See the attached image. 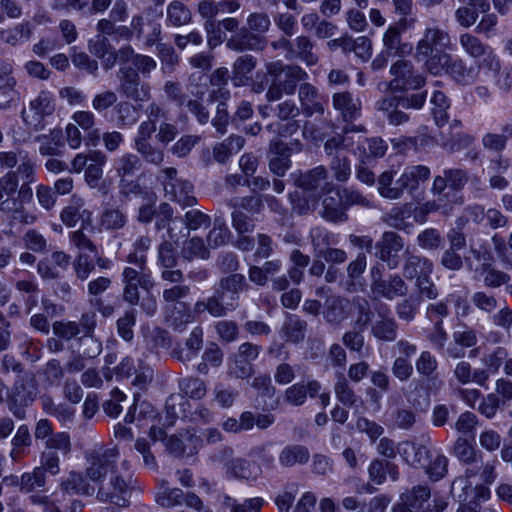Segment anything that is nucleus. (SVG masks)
I'll list each match as a JSON object with an SVG mask.
<instances>
[{
	"mask_svg": "<svg viewBox=\"0 0 512 512\" xmlns=\"http://www.w3.org/2000/svg\"><path fill=\"white\" fill-rule=\"evenodd\" d=\"M250 289L246 277L240 273L222 277L214 286L213 294L194 304V313L207 312L214 318L227 316L239 306V294Z\"/></svg>",
	"mask_w": 512,
	"mask_h": 512,
	"instance_id": "obj_1",
	"label": "nucleus"
},
{
	"mask_svg": "<svg viewBox=\"0 0 512 512\" xmlns=\"http://www.w3.org/2000/svg\"><path fill=\"white\" fill-rule=\"evenodd\" d=\"M266 74L271 77V83L266 91V100L275 102L283 95H293L298 84L306 81L308 73L299 65L285 64L281 60L265 63Z\"/></svg>",
	"mask_w": 512,
	"mask_h": 512,
	"instance_id": "obj_2",
	"label": "nucleus"
},
{
	"mask_svg": "<svg viewBox=\"0 0 512 512\" xmlns=\"http://www.w3.org/2000/svg\"><path fill=\"white\" fill-rule=\"evenodd\" d=\"M271 27L266 12H252L247 16L246 25L226 41V47L235 52L258 51L264 48V35Z\"/></svg>",
	"mask_w": 512,
	"mask_h": 512,
	"instance_id": "obj_3",
	"label": "nucleus"
},
{
	"mask_svg": "<svg viewBox=\"0 0 512 512\" xmlns=\"http://www.w3.org/2000/svg\"><path fill=\"white\" fill-rule=\"evenodd\" d=\"M393 76L389 86L393 91L420 89L425 85V77L415 70L410 60L399 59L390 67Z\"/></svg>",
	"mask_w": 512,
	"mask_h": 512,
	"instance_id": "obj_4",
	"label": "nucleus"
},
{
	"mask_svg": "<svg viewBox=\"0 0 512 512\" xmlns=\"http://www.w3.org/2000/svg\"><path fill=\"white\" fill-rule=\"evenodd\" d=\"M451 37L449 33L440 28L438 25H427L423 37L416 45L415 58L422 61L427 55L433 51H444L450 49Z\"/></svg>",
	"mask_w": 512,
	"mask_h": 512,
	"instance_id": "obj_5",
	"label": "nucleus"
},
{
	"mask_svg": "<svg viewBox=\"0 0 512 512\" xmlns=\"http://www.w3.org/2000/svg\"><path fill=\"white\" fill-rule=\"evenodd\" d=\"M117 448H109L102 451H93L88 457L86 475L92 481H101L108 472L114 475L115 464L119 458Z\"/></svg>",
	"mask_w": 512,
	"mask_h": 512,
	"instance_id": "obj_6",
	"label": "nucleus"
},
{
	"mask_svg": "<svg viewBox=\"0 0 512 512\" xmlns=\"http://www.w3.org/2000/svg\"><path fill=\"white\" fill-rule=\"evenodd\" d=\"M134 492L132 477L127 473L125 476L118 474L111 475L108 487H101L99 494L111 503L125 507Z\"/></svg>",
	"mask_w": 512,
	"mask_h": 512,
	"instance_id": "obj_7",
	"label": "nucleus"
},
{
	"mask_svg": "<svg viewBox=\"0 0 512 512\" xmlns=\"http://www.w3.org/2000/svg\"><path fill=\"white\" fill-rule=\"evenodd\" d=\"M32 197V188L20 187L16 199H8L4 205H0V212L9 215L12 221L25 225L33 224L37 220L36 216L27 212L24 207V204L29 203Z\"/></svg>",
	"mask_w": 512,
	"mask_h": 512,
	"instance_id": "obj_8",
	"label": "nucleus"
},
{
	"mask_svg": "<svg viewBox=\"0 0 512 512\" xmlns=\"http://www.w3.org/2000/svg\"><path fill=\"white\" fill-rule=\"evenodd\" d=\"M431 497V489L426 484L413 486L400 495L393 506V512H426V503Z\"/></svg>",
	"mask_w": 512,
	"mask_h": 512,
	"instance_id": "obj_9",
	"label": "nucleus"
},
{
	"mask_svg": "<svg viewBox=\"0 0 512 512\" xmlns=\"http://www.w3.org/2000/svg\"><path fill=\"white\" fill-rule=\"evenodd\" d=\"M407 19L401 18L397 23L390 25L383 34V51L388 52L393 57H404L409 55L413 46L409 42H403L401 34L406 30Z\"/></svg>",
	"mask_w": 512,
	"mask_h": 512,
	"instance_id": "obj_10",
	"label": "nucleus"
},
{
	"mask_svg": "<svg viewBox=\"0 0 512 512\" xmlns=\"http://www.w3.org/2000/svg\"><path fill=\"white\" fill-rule=\"evenodd\" d=\"M120 89L122 93L134 101H145L150 97L149 86L141 83L138 72L130 66L119 70Z\"/></svg>",
	"mask_w": 512,
	"mask_h": 512,
	"instance_id": "obj_11",
	"label": "nucleus"
},
{
	"mask_svg": "<svg viewBox=\"0 0 512 512\" xmlns=\"http://www.w3.org/2000/svg\"><path fill=\"white\" fill-rule=\"evenodd\" d=\"M427 99V91L419 93L407 94L403 96L388 95L379 99L375 107L378 111L386 114L387 118L398 108L421 109Z\"/></svg>",
	"mask_w": 512,
	"mask_h": 512,
	"instance_id": "obj_12",
	"label": "nucleus"
},
{
	"mask_svg": "<svg viewBox=\"0 0 512 512\" xmlns=\"http://www.w3.org/2000/svg\"><path fill=\"white\" fill-rule=\"evenodd\" d=\"M459 43L470 57L475 59L485 57L489 69H499L500 61L498 57L493 53L492 48L483 43L477 36L471 33H463L459 36Z\"/></svg>",
	"mask_w": 512,
	"mask_h": 512,
	"instance_id": "obj_13",
	"label": "nucleus"
},
{
	"mask_svg": "<svg viewBox=\"0 0 512 512\" xmlns=\"http://www.w3.org/2000/svg\"><path fill=\"white\" fill-rule=\"evenodd\" d=\"M298 100L302 113L308 117L314 114L322 115L327 104V97L322 95L318 88L309 82L299 85Z\"/></svg>",
	"mask_w": 512,
	"mask_h": 512,
	"instance_id": "obj_14",
	"label": "nucleus"
},
{
	"mask_svg": "<svg viewBox=\"0 0 512 512\" xmlns=\"http://www.w3.org/2000/svg\"><path fill=\"white\" fill-rule=\"evenodd\" d=\"M434 270L433 262L422 255L415 254L406 249L403 254L402 277L407 280L421 279L431 276Z\"/></svg>",
	"mask_w": 512,
	"mask_h": 512,
	"instance_id": "obj_15",
	"label": "nucleus"
},
{
	"mask_svg": "<svg viewBox=\"0 0 512 512\" xmlns=\"http://www.w3.org/2000/svg\"><path fill=\"white\" fill-rule=\"evenodd\" d=\"M370 288L376 297L386 300L403 297L408 292V286L399 274H391L387 279L377 277V280L371 282Z\"/></svg>",
	"mask_w": 512,
	"mask_h": 512,
	"instance_id": "obj_16",
	"label": "nucleus"
},
{
	"mask_svg": "<svg viewBox=\"0 0 512 512\" xmlns=\"http://www.w3.org/2000/svg\"><path fill=\"white\" fill-rule=\"evenodd\" d=\"M55 110L54 97L49 91H41L38 96L33 99L29 104L30 113L25 114L23 117L25 122L30 125L42 127V120L45 116L51 115Z\"/></svg>",
	"mask_w": 512,
	"mask_h": 512,
	"instance_id": "obj_17",
	"label": "nucleus"
},
{
	"mask_svg": "<svg viewBox=\"0 0 512 512\" xmlns=\"http://www.w3.org/2000/svg\"><path fill=\"white\" fill-rule=\"evenodd\" d=\"M417 373L422 376L429 390L438 391L444 385L439 377L438 361L436 357L428 350L422 351L415 362Z\"/></svg>",
	"mask_w": 512,
	"mask_h": 512,
	"instance_id": "obj_18",
	"label": "nucleus"
},
{
	"mask_svg": "<svg viewBox=\"0 0 512 512\" xmlns=\"http://www.w3.org/2000/svg\"><path fill=\"white\" fill-rule=\"evenodd\" d=\"M12 66L9 63L0 64V109L6 110L16 106L21 99V94L16 88L17 81L10 76Z\"/></svg>",
	"mask_w": 512,
	"mask_h": 512,
	"instance_id": "obj_19",
	"label": "nucleus"
},
{
	"mask_svg": "<svg viewBox=\"0 0 512 512\" xmlns=\"http://www.w3.org/2000/svg\"><path fill=\"white\" fill-rule=\"evenodd\" d=\"M131 26L136 38H144L145 45L148 47H152L160 39L162 32L161 24L149 14L133 16Z\"/></svg>",
	"mask_w": 512,
	"mask_h": 512,
	"instance_id": "obj_20",
	"label": "nucleus"
},
{
	"mask_svg": "<svg viewBox=\"0 0 512 512\" xmlns=\"http://www.w3.org/2000/svg\"><path fill=\"white\" fill-rule=\"evenodd\" d=\"M111 285V278L106 276L94 278L87 284V292L90 296L89 304L104 317L111 316L114 313V307L111 304H106L99 296L106 292Z\"/></svg>",
	"mask_w": 512,
	"mask_h": 512,
	"instance_id": "obj_21",
	"label": "nucleus"
},
{
	"mask_svg": "<svg viewBox=\"0 0 512 512\" xmlns=\"http://www.w3.org/2000/svg\"><path fill=\"white\" fill-rule=\"evenodd\" d=\"M269 152L271 154L270 171L279 177L284 176L291 167L292 148L281 140H273L269 144Z\"/></svg>",
	"mask_w": 512,
	"mask_h": 512,
	"instance_id": "obj_22",
	"label": "nucleus"
},
{
	"mask_svg": "<svg viewBox=\"0 0 512 512\" xmlns=\"http://www.w3.org/2000/svg\"><path fill=\"white\" fill-rule=\"evenodd\" d=\"M32 392L28 390L22 378H16L13 388L8 395V408L18 419L26 416L25 407L33 402Z\"/></svg>",
	"mask_w": 512,
	"mask_h": 512,
	"instance_id": "obj_23",
	"label": "nucleus"
},
{
	"mask_svg": "<svg viewBox=\"0 0 512 512\" xmlns=\"http://www.w3.org/2000/svg\"><path fill=\"white\" fill-rule=\"evenodd\" d=\"M166 196L180 204L183 208L193 207L197 204V198L193 195L194 186L188 180H175V182H164Z\"/></svg>",
	"mask_w": 512,
	"mask_h": 512,
	"instance_id": "obj_24",
	"label": "nucleus"
},
{
	"mask_svg": "<svg viewBox=\"0 0 512 512\" xmlns=\"http://www.w3.org/2000/svg\"><path fill=\"white\" fill-rule=\"evenodd\" d=\"M321 384L317 380L308 381L304 383H295L288 387L283 395L284 402L292 406H302L307 397L314 398L321 391Z\"/></svg>",
	"mask_w": 512,
	"mask_h": 512,
	"instance_id": "obj_25",
	"label": "nucleus"
},
{
	"mask_svg": "<svg viewBox=\"0 0 512 512\" xmlns=\"http://www.w3.org/2000/svg\"><path fill=\"white\" fill-rule=\"evenodd\" d=\"M315 43L309 36L300 35L293 39L291 55L289 61L299 60L308 67L316 65L319 61L317 53L314 51Z\"/></svg>",
	"mask_w": 512,
	"mask_h": 512,
	"instance_id": "obj_26",
	"label": "nucleus"
},
{
	"mask_svg": "<svg viewBox=\"0 0 512 512\" xmlns=\"http://www.w3.org/2000/svg\"><path fill=\"white\" fill-rule=\"evenodd\" d=\"M221 455L214 457L217 460L224 461L229 460L228 469L231 473L237 477L242 479H256L257 477V468L253 466L249 461L241 458L232 459L233 449L230 447H225L220 451Z\"/></svg>",
	"mask_w": 512,
	"mask_h": 512,
	"instance_id": "obj_27",
	"label": "nucleus"
},
{
	"mask_svg": "<svg viewBox=\"0 0 512 512\" xmlns=\"http://www.w3.org/2000/svg\"><path fill=\"white\" fill-rule=\"evenodd\" d=\"M310 451L302 444H287L278 455V462L283 468L302 466L309 462Z\"/></svg>",
	"mask_w": 512,
	"mask_h": 512,
	"instance_id": "obj_28",
	"label": "nucleus"
},
{
	"mask_svg": "<svg viewBox=\"0 0 512 512\" xmlns=\"http://www.w3.org/2000/svg\"><path fill=\"white\" fill-rule=\"evenodd\" d=\"M430 169L425 165H414L406 167L397 179V185H400L402 194L407 189L410 193L416 191L421 183L426 182L430 177Z\"/></svg>",
	"mask_w": 512,
	"mask_h": 512,
	"instance_id": "obj_29",
	"label": "nucleus"
},
{
	"mask_svg": "<svg viewBox=\"0 0 512 512\" xmlns=\"http://www.w3.org/2000/svg\"><path fill=\"white\" fill-rule=\"evenodd\" d=\"M368 475L371 482L376 485H382L386 481L387 476L393 482L398 481L400 472L395 463L377 458L369 464Z\"/></svg>",
	"mask_w": 512,
	"mask_h": 512,
	"instance_id": "obj_30",
	"label": "nucleus"
},
{
	"mask_svg": "<svg viewBox=\"0 0 512 512\" xmlns=\"http://www.w3.org/2000/svg\"><path fill=\"white\" fill-rule=\"evenodd\" d=\"M365 131L363 126L352 125L345 128L343 134H337L324 143V151L327 156L343 155V151L353 149L352 132Z\"/></svg>",
	"mask_w": 512,
	"mask_h": 512,
	"instance_id": "obj_31",
	"label": "nucleus"
},
{
	"mask_svg": "<svg viewBox=\"0 0 512 512\" xmlns=\"http://www.w3.org/2000/svg\"><path fill=\"white\" fill-rule=\"evenodd\" d=\"M327 178V169L320 165L304 173H300L295 179V185L306 192H313L321 188L323 184H327Z\"/></svg>",
	"mask_w": 512,
	"mask_h": 512,
	"instance_id": "obj_32",
	"label": "nucleus"
},
{
	"mask_svg": "<svg viewBox=\"0 0 512 512\" xmlns=\"http://www.w3.org/2000/svg\"><path fill=\"white\" fill-rule=\"evenodd\" d=\"M371 334L381 342H394L398 337V323L393 317L379 311V319L371 327Z\"/></svg>",
	"mask_w": 512,
	"mask_h": 512,
	"instance_id": "obj_33",
	"label": "nucleus"
},
{
	"mask_svg": "<svg viewBox=\"0 0 512 512\" xmlns=\"http://www.w3.org/2000/svg\"><path fill=\"white\" fill-rule=\"evenodd\" d=\"M332 104L346 122L355 120L360 115V103L349 92H338L332 96Z\"/></svg>",
	"mask_w": 512,
	"mask_h": 512,
	"instance_id": "obj_34",
	"label": "nucleus"
},
{
	"mask_svg": "<svg viewBox=\"0 0 512 512\" xmlns=\"http://www.w3.org/2000/svg\"><path fill=\"white\" fill-rule=\"evenodd\" d=\"M320 215L329 222H344L347 220L345 205L341 195H328L322 201Z\"/></svg>",
	"mask_w": 512,
	"mask_h": 512,
	"instance_id": "obj_35",
	"label": "nucleus"
},
{
	"mask_svg": "<svg viewBox=\"0 0 512 512\" xmlns=\"http://www.w3.org/2000/svg\"><path fill=\"white\" fill-rule=\"evenodd\" d=\"M307 322L298 315L287 314L281 328L282 336L292 343H300L305 339Z\"/></svg>",
	"mask_w": 512,
	"mask_h": 512,
	"instance_id": "obj_36",
	"label": "nucleus"
},
{
	"mask_svg": "<svg viewBox=\"0 0 512 512\" xmlns=\"http://www.w3.org/2000/svg\"><path fill=\"white\" fill-rule=\"evenodd\" d=\"M191 9L182 0L171 1L166 8V23L169 26L181 27L192 21Z\"/></svg>",
	"mask_w": 512,
	"mask_h": 512,
	"instance_id": "obj_37",
	"label": "nucleus"
},
{
	"mask_svg": "<svg viewBox=\"0 0 512 512\" xmlns=\"http://www.w3.org/2000/svg\"><path fill=\"white\" fill-rule=\"evenodd\" d=\"M481 463H483L482 459L479 462L465 463L467 465L465 477H458L452 482L451 494L459 502L467 500L466 490L470 488V484L467 479L480 474Z\"/></svg>",
	"mask_w": 512,
	"mask_h": 512,
	"instance_id": "obj_38",
	"label": "nucleus"
},
{
	"mask_svg": "<svg viewBox=\"0 0 512 512\" xmlns=\"http://www.w3.org/2000/svg\"><path fill=\"white\" fill-rule=\"evenodd\" d=\"M128 217L126 213L119 207L105 208L99 219L101 229L105 231H118L126 226Z\"/></svg>",
	"mask_w": 512,
	"mask_h": 512,
	"instance_id": "obj_39",
	"label": "nucleus"
},
{
	"mask_svg": "<svg viewBox=\"0 0 512 512\" xmlns=\"http://www.w3.org/2000/svg\"><path fill=\"white\" fill-rule=\"evenodd\" d=\"M324 319L329 324H339L346 318V300L340 296H329L324 302Z\"/></svg>",
	"mask_w": 512,
	"mask_h": 512,
	"instance_id": "obj_40",
	"label": "nucleus"
},
{
	"mask_svg": "<svg viewBox=\"0 0 512 512\" xmlns=\"http://www.w3.org/2000/svg\"><path fill=\"white\" fill-rule=\"evenodd\" d=\"M29 500L33 505L42 507V512H64V508L67 507L66 497L59 492H54L50 496L35 493Z\"/></svg>",
	"mask_w": 512,
	"mask_h": 512,
	"instance_id": "obj_41",
	"label": "nucleus"
},
{
	"mask_svg": "<svg viewBox=\"0 0 512 512\" xmlns=\"http://www.w3.org/2000/svg\"><path fill=\"white\" fill-rule=\"evenodd\" d=\"M308 239L310 240L315 257L320 256L331 245L337 244L336 236L320 226L310 229Z\"/></svg>",
	"mask_w": 512,
	"mask_h": 512,
	"instance_id": "obj_42",
	"label": "nucleus"
},
{
	"mask_svg": "<svg viewBox=\"0 0 512 512\" xmlns=\"http://www.w3.org/2000/svg\"><path fill=\"white\" fill-rule=\"evenodd\" d=\"M21 492L33 493L42 492L47 484V475L38 466L32 471L25 472L20 477Z\"/></svg>",
	"mask_w": 512,
	"mask_h": 512,
	"instance_id": "obj_43",
	"label": "nucleus"
},
{
	"mask_svg": "<svg viewBox=\"0 0 512 512\" xmlns=\"http://www.w3.org/2000/svg\"><path fill=\"white\" fill-rule=\"evenodd\" d=\"M181 256L187 261L194 259L206 260L210 257V251L202 238L194 236L184 241Z\"/></svg>",
	"mask_w": 512,
	"mask_h": 512,
	"instance_id": "obj_44",
	"label": "nucleus"
},
{
	"mask_svg": "<svg viewBox=\"0 0 512 512\" xmlns=\"http://www.w3.org/2000/svg\"><path fill=\"white\" fill-rule=\"evenodd\" d=\"M61 491L60 495L67 494H85L91 495L94 493L95 489L90 484H88L82 474L77 472H70L68 477L61 482Z\"/></svg>",
	"mask_w": 512,
	"mask_h": 512,
	"instance_id": "obj_45",
	"label": "nucleus"
},
{
	"mask_svg": "<svg viewBox=\"0 0 512 512\" xmlns=\"http://www.w3.org/2000/svg\"><path fill=\"white\" fill-rule=\"evenodd\" d=\"M39 143V154L44 157H59L62 155V142L60 132L52 131L49 135L36 137Z\"/></svg>",
	"mask_w": 512,
	"mask_h": 512,
	"instance_id": "obj_46",
	"label": "nucleus"
},
{
	"mask_svg": "<svg viewBox=\"0 0 512 512\" xmlns=\"http://www.w3.org/2000/svg\"><path fill=\"white\" fill-rule=\"evenodd\" d=\"M417 245L424 251L436 252L443 248L445 240L436 228H426L416 237Z\"/></svg>",
	"mask_w": 512,
	"mask_h": 512,
	"instance_id": "obj_47",
	"label": "nucleus"
},
{
	"mask_svg": "<svg viewBox=\"0 0 512 512\" xmlns=\"http://www.w3.org/2000/svg\"><path fill=\"white\" fill-rule=\"evenodd\" d=\"M257 66V59L251 54L239 56L232 66L233 81L236 85L249 79V74Z\"/></svg>",
	"mask_w": 512,
	"mask_h": 512,
	"instance_id": "obj_48",
	"label": "nucleus"
},
{
	"mask_svg": "<svg viewBox=\"0 0 512 512\" xmlns=\"http://www.w3.org/2000/svg\"><path fill=\"white\" fill-rule=\"evenodd\" d=\"M334 393L337 400L346 407L356 406L360 398L343 374L337 376L334 384Z\"/></svg>",
	"mask_w": 512,
	"mask_h": 512,
	"instance_id": "obj_49",
	"label": "nucleus"
},
{
	"mask_svg": "<svg viewBox=\"0 0 512 512\" xmlns=\"http://www.w3.org/2000/svg\"><path fill=\"white\" fill-rule=\"evenodd\" d=\"M308 192L294 191L290 193L289 199L292 206V211L298 215H306L313 211L317 205V196L308 195Z\"/></svg>",
	"mask_w": 512,
	"mask_h": 512,
	"instance_id": "obj_50",
	"label": "nucleus"
},
{
	"mask_svg": "<svg viewBox=\"0 0 512 512\" xmlns=\"http://www.w3.org/2000/svg\"><path fill=\"white\" fill-rule=\"evenodd\" d=\"M15 289L23 296L27 311L30 312L37 304V294L39 292L38 283L31 276L27 279H19L15 282Z\"/></svg>",
	"mask_w": 512,
	"mask_h": 512,
	"instance_id": "obj_51",
	"label": "nucleus"
},
{
	"mask_svg": "<svg viewBox=\"0 0 512 512\" xmlns=\"http://www.w3.org/2000/svg\"><path fill=\"white\" fill-rule=\"evenodd\" d=\"M433 105L432 114L435 123L438 126H443L448 121L447 109L450 107V100L446 94L440 90H434L430 99Z\"/></svg>",
	"mask_w": 512,
	"mask_h": 512,
	"instance_id": "obj_52",
	"label": "nucleus"
},
{
	"mask_svg": "<svg viewBox=\"0 0 512 512\" xmlns=\"http://www.w3.org/2000/svg\"><path fill=\"white\" fill-rule=\"evenodd\" d=\"M367 267V257L364 253H359L357 257L351 261L347 268V278L348 280L345 282V290L348 292L356 291L355 281L359 279L362 274L365 272Z\"/></svg>",
	"mask_w": 512,
	"mask_h": 512,
	"instance_id": "obj_53",
	"label": "nucleus"
},
{
	"mask_svg": "<svg viewBox=\"0 0 512 512\" xmlns=\"http://www.w3.org/2000/svg\"><path fill=\"white\" fill-rule=\"evenodd\" d=\"M141 168L139 156L133 153H125L116 160L115 170L118 177H133Z\"/></svg>",
	"mask_w": 512,
	"mask_h": 512,
	"instance_id": "obj_54",
	"label": "nucleus"
},
{
	"mask_svg": "<svg viewBox=\"0 0 512 512\" xmlns=\"http://www.w3.org/2000/svg\"><path fill=\"white\" fill-rule=\"evenodd\" d=\"M454 455L463 463L479 462L482 458V452L475 449L466 438L459 437L453 448Z\"/></svg>",
	"mask_w": 512,
	"mask_h": 512,
	"instance_id": "obj_55",
	"label": "nucleus"
},
{
	"mask_svg": "<svg viewBox=\"0 0 512 512\" xmlns=\"http://www.w3.org/2000/svg\"><path fill=\"white\" fill-rule=\"evenodd\" d=\"M394 174L392 171H385L378 177V192L386 199L396 200L402 197V190L397 181L393 185Z\"/></svg>",
	"mask_w": 512,
	"mask_h": 512,
	"instance_id": "obj_56",
	"label": "nucleus"
},
{
	"mask_svg": "<svg viewBox=\"0 0 512 512\" xmlns=\"http://www.w3.org/2000/svg\"><path fill=\"white\" fill-rule=\"evenodd\" d=\"M192 95L196 98L189 99L186 101V107L188 111L194 115L199 124H207L210 120V113L207 107L203 104L202 98L205 94L204 90H191Z\"/></svg>",
	"mask_w": 512,
	"mask_h": 512,
	"instance_id": "obj_57",
	"label": "nucleus"
},
{
	"mask_svg": "<svg viewBox=\"0 0 512 512\" xmlns=\"http://www.w3.org/2000/svg\"><path fill=\"white\" fill-rule=\"evenodd\" d=\"M178 263L177 250L171 240L162 241L157 248V265L161 268H175Z\"/></svg>",
	"mask_w": 512,
	"mask_h": 512,
	"instance_id": "obj_58",
	"label": "nucleus"
},
{
	"mask_svg": "<svg viewBox=\"0 0 512 512\" xmlns=\"http://www.w3.org/2000/svg\"><path fill=\"white\" fill-rule=\"evenodd\" d=\"M31 36V29L28 23H20L13 28L0 31V39L6 44L16 46L22 40H28Z\"/></svg>",
	"mask_w": 512,
	"mask_h": 512,
	"instance_id": "obj_59",
	"label": "nucleus"
},
{
	"mask_svg": "<svg viewBox=\"0 0 512 512\" xmlns=\"http://www.w3.org/2000/svg\"><path fill=\"white\" fill-rule=\"evenodd\" d=\"M448 458L441 453H436L424 466L425 472L432 481H439L448 473Z\"/></svg>",
	"mask_w": 512,
	"mask_h": 512,
	"instance_id": "obj_60",
	"label": "nucleus"
},
{
	"mask_svg": "<svg viewBox=\"0 0 512 512\" xmlns=\"http://www.w3.org/2000/svg\"><path fill=\"white\" fill-rule=\"evenodd\" d=\"M20 189L19 179L16 172L9 171L0 178V205L6 203L8 199H16Z\"/></svg>",
	"mask_w": 512,
	"mask_h": 512,
	"instance_id": "obj_61",
	"label": "nucleus"
},
{
	"mask_svg": "<svg viewBox=\"0 0 512 512\" xmlns=\"http://www.w3.org/2000/svg\"><path fill=\"white\" fill-rule=\"evenodd\" d=\"M231 232L224 221L216 219L214 227L207 235V245L211 248H218L229 242Z\"/></svg>",
	"mask_w": 512,
	"mask_h": 512,
	"instance_id": "obj_62",
	"label": "nucleus"
},
{
	"mask_svg": "<svg viewBox=\"0 0 512 512\" xmlns=\"http://www.w3.org/2000/svg\"><path fill=\"white\" fill-rule=\"evenodd\" d=\"M83 207V199L77 196H73L70 200L69 205L64 207L60 213L61 221L67 227H75L77 222L80 220V210Z\"/></svg>",
	"mask_w": 512,
	"mask_h": 512,
	"instance_id": "obj_63",
	"label": "nucleus"
},
{
	"mask_svg": "<svg viewBox=\"0 0 512 512\" xmlns=\"http://www.w3.org/2000/svg\"><path fill=\"white\" fill-rule=\"evenodd\" d=\"M188 401L183 394H171L165 403V410L167 417L170 419V424H173L175 419L185 416L186 406Z\"/></svg>",
	"mask_w": 512,
	"mask_h": 512,
	"instance_id": "obj_64",
	"label": "nucleus"
}]
</instances>
